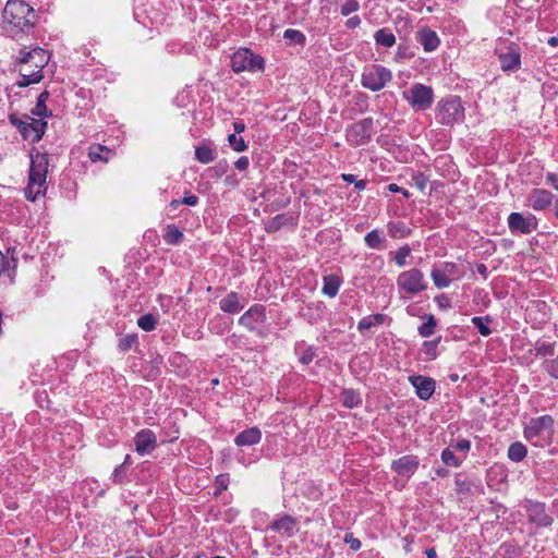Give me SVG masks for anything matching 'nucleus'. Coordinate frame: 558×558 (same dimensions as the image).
<instances>
[{"instance_id": "39", "label": "nucleus", "mask_w": 558, "mask_h": 558, "mask_svg": "<svg viewBox=\"0 0 558 558\" xmlns=\"http://www.w3.org/2000/svg\"><path fill=\"white\" fill-rule=\"evenodd\" d=\"M471 322L477 328L478 332L482 336L487 337L492 333V329L488 327V324L490 323L489 316H486V317L475 316L472 318Z\"/></svg>"}, {"instance_id": "19", "label": "nucleus", "mask_w": 558, "mask_h": 558, "mask_svg": "<svg viewBox=\"0 0 558 558\" xmlns=\"http://www.w3.org/2000/svg\"><path fill=\"white\" fill-rule=\"evenodd\" d=\"M554 195L544 189H534L530 194V205L536 211H542L551 206Z\"/></svg>"}, {"instance_id": "16", "label": "nucleus", "mask_w": 558, "mask_h": 558, "mask_svg": "<svg viewBox=\"0 0 558 558\" xmlns=\"http://www.w3.org/2000/svg\"><path fill=\"white\" fill-rule=\"evenodd\" d=\"M418 464L420 461L416 456L408 454L393 460L391 463V470H393L398 475L409 478L416 472Z\"/></svg>"}, {"instance_id": "38", "label": "nucleus", "mask_w": 558, "mask_h": 558, "mask_svg": "<svg viewBox=\"0 0 558 558\" xmlns=\"http://www.w3.org/2000/svg\"><path fill=\"white\" fill-rule=\"evenodd\" d=\"M440 457L441 461L448 466L459 468L462 464V459L457 457L450 447L444 449Z\"/></svg>"}, {"instance_id": "26", "label": "nucleus", "mask_w": 558, "mask_h": 558, "mask_svg": "<svg viewBox=\"0 0 558 558\" xmlns=\"http://www.w3.org/2000/svg\"><path fill=\"white\" fill-rule=\"evenodd\" d=\"M374 40L377 46L390 48L396 44V36L390 29L384 27L375 32Z\"/></svg>"}, {"instance_id": "46", "label": "nucleus", "mask_w": 558, "mask_h": 558, "mask_svg": "<svg viewBox=\"0 0 558 558\" xmlns=\"http://www.w3.org/2000/svg\"><path fill=\"white\" fill-rule=\"evenodd\" d=\"M341 179L344 181V182H348V183H353L354 184V187L357 190V191H363L365 190L366 185H367V181L366 180H357L356 177L354 174H351V173H342L341 174Z\"/></svg>"}, {"instance_id": "15", "label": "nucleus", "mask_w": 558, "mask_h": 558, "mask_svg": "<svg viewBox=\"0 0 558 558\" xmlns=\"http://www.w3.org/2000/svg\"><path fill=\"white\" fill-rule=\"evenodd\" d=\"M135 450L138 454L150 453L157 447V437L151 429H142L134 437Z\"/></svg>"}, {"instance_id": "55", "label": "nucleus", "mask_w": 558, "mask_h": 558, "mask_svg": "<svg viewBox=\"0 0 558 558\" xmlns=\"http://www.w3.org/2000/svg\"><path fill=\"white\" fill-rule=\"evenodd\" d=\"M453 447L456 450L466 453L471 449V441L469 439L462 438L459 439Z\"/></svg>"}, {"instance_id": "54", "label": "nucleus", "mask_w": 558, "mask_h": 558, "mask_svg": "<svg viewBox=\"0 0 558 558\" xmlns=\"http://www.w3.org/2000/svg\"><path fill=\"white\" fill-rule=\"evenodd\" d=\"M344 543L350 546V548L354 551L359 550L362 546V543L359 538L354 537L352 533H347L344 535Z\"/></svg>"}, {"instance_id": "17", "label": "nucleus", "mask_w": 558, "mask_h": 558, "mask_svg": "<svg viewBox=\"0 0 558 558\" xmlns=\"http://www.w3.org/2000/svg\"><path fill=\"white\" fill-rule=\"evenodd\" d=\"M265 307L263 305L255 304L239 318V324L250 330H255L257 325L265 320Z\"/></svg>"}, {"instance_id": "52", "label": "nucleus", "mask_w": 558, "mask_h": 558, "mask_svg": "<svg viewBox=\"0 0 558 558\" xmlns=\"http://www.w3.org/2000/svg\"><path fill=\"white\" fill-rule=\"evenodd\" d=\"M137 340V337L135 335H126L119 341V348L122 351H128L131 349L132 344L135 343Z\"/></svg>"}, {"instance_id": "53", "label": "nucleus", "mask_w": 558, "mask_h": 558, "mask_svg": "<svg viewBox=\"0 0 558 558\" xmlns=\"http://www.w3.org/2000/svg\"><path fill=\"white\" fill-rule=\"evenodd\" d=\"M124 477H125L124 464H120L113 470V472L111 474V480L116 484H121L123 482Z\"/></svg>"}, {"instance_id": "45", "label": "nucleus", "mask_w": 558, "mask_h": 558, "mask_svg": "<svg viewBox=\"0 0 558 558\" xmlns=\"http://www.w3.org/2000/svg\"><path fill=\"white\" fill-rule=\"evenodd\" d=\"M536 356H551L554 355V347L547 342H536L534 347Z\"/></svg>"}, {"instance_id": "62", "label": "nucleus", "mask_w": 558, "mask_h": 558, "mask_svg": "<svg viewBox=\"0 0 558 558\" xmlns=\"http://www.w3.org/2000/svg\"><path fill=\"white\" fill-rule=\"evenodd\" d=\"M409 56L407 54L405 50L402 49L401 47L398 48V51L396 53V60H402V59H405L408 58Z\"/></svg>"}, {"instance_id": "60", "label": "nucleus", "mask_w": 558, "mask_h": 558, "mask_svg": "<svg viewBox=\"0 0 558 558\" xmlns=\"http://www.w3.org/2000/svg\"><path fill=\"white\" fill-rule=\"evenodd\" d=\"M360 24H361V19L357 15L349 17L345 22V26L350 29L357 27Z\"/></svg>"}, {"instance_id": "49", "label": "nucleus", "mask_w": 558, "mask_h": 558, "mask_svg": "<svg viewBox=\"0 0 558 558\" xmlns=\"http://www.w3.org/2000/svg\"><path fill=\"white\" fill-rule=\"evenodd\" d=\"M316 355V349L312 345L306 347L300 354V362L304 365L310 364Z\"/></svg>"}, {"instance_id": "47", "label": "nucleus", "mask_w": 558, "mask_h": 558, "mask_svg": "<svg viewBox=\"0 0 558 558\" xmlns=\"http://www.w3.org/2000/svg\"><path fill=\"white\" fill-rule=\"evenodd\" d=\"M228 142H229L230 146L235 151H239V153L245 150L247 147L244 138L241 136H238L236 134H230L228 137Z\"/></svg>"}, {"instance_id": "12", "label": "nucleus", "mask_w": 558, "mask_h": 558, "mask_svg": "<svg viewBox=\"0 0 558 558\" xmlns=\"http://www.w3.org/2000/svg\"><path fill=\"white\" fill-rule=\"evenodd\" d=\"M508 227L511 233L530 234L537 229V219L531 214L511 213L508 216Z\"/></svg>"}, {"instance_id": "10", "label": "nucleus", "mask_w": 558, "mask_h": 558, "mask_svg": "<svg viewBox=\"0 0 558 558\" xmlns=\"http://www.w3.org/2000/svg\"><path fill=\"white\" fill-rule=\"evenodd\" d=\"M403 98L416 111L429 109L434 102V90L430 86L421 83L413 84L403 93Z\"/></svg>"}, {"instance_id": "29", "label": "nucleus", "mask_w": 558, "mask_h": 558, "mask_svg": "<svg viewBox=\"0 0 558 558\" xmlns=\"http://www.w3.org/2000/svg\"><path fill=\"white\" fill-rule=\"evenodd\" d=\"M48 98H49V93L47 90H44L38 95L36 106L32 110L33 116H37L40 118H47L52 114L51 111H48L47 106H46V101L48 100Z\"/></svg>"}, {"instance_id": "4", "label": "nucleus", "mask_w": 558, "mask_h": 558, "mask_svg": "<svg viewBox=\"0 0 558 558\" xmlns=\"http://www.w3.org/2000/svg\"><path fill=\"white\" fill-rule=\"evenodd\" d=\"M9 120L12 125L17 128L23 138L29 140L32 143L39 142L47 128V122L43 119H35L31 116L19 118L16 114H11Z\"/></svg>"}, {"instance_id": "34", "label": "nucleus", "mask_w": 558, "mask_h": 558, "mask_svg": "<svg viewBox=\"0 0 558 558\" xmlns=\"http://www.w3.org/2000/svg\"><path fill=\"white\" fill-rule=\"evenodd\" d=\"M441 337L430 341H424L422 344V353L425 355V361H434L437 359V348Z\"/></svg>"}, {"instance_id": "2", "label": "nucleus", "mask_w": 558, "mask_h": 558, "mask_svg": "<svg viewBox=\"0 0 558 558\" xmlns=\"http://www.w3.org/2000/svg\"><path fill=\"white\" fill-rule=\"evenodd\" d=\"M4 31L12 38L27 33L35 25V10L23 0H9L2 12Z\"/></svg>"}, {"instance_id": "9", "label": "nucleus", "mask_w": 558, "mask_h": 558, "mask_svg": "<svg viewBox=\"0 0 558 558\" xmlns=\"http://www.w3.org/2000/svg\"><path fill=\"white\" fill-rule=\"evenodd\" d=\"M464 109L456 96L441 99L437 105V118L444 125H453L462 120Z\"/></svg>"}, {"instance_id": "28", "label": "nucleus", "mask_w": 558, "mask_h": 558, "mask_svg": "<svg viewBox=\"0 0 558 558\" xmlns=\"http://www.w3.org/2000/svg\"><path fill=\"white\" fill-rule=\"evenodd\" d=\"M341 284V280L337 276L324 277L323 293L329 298H335Z\"/></svg>"}, {"instance_id": "64", "label": "nucleus", "mask_w": 558, "mask_h": 558, "mask_svg": "<svg viewBox=\"0 0 558 558\" xmlns=\"http://www.w3.org/2000/svg\"><path fill=\"white\" fill-rule=\"evenodd\" d=\"M425 554L427 558H437V553L434 547L427 548Z\"/></svg>"}, {"instance_id": "61", "label": "nucleus", "mask_w": 558, "mask_h": 558, "mask_svg": "<svg viewBox=\"0 0 558 558\" xmlns=\"http://www.w3.org/2000/svg\"><path fill=\"white\" fill-rule=\"evenodd\" d=\"M233 129L235 133H242L245 130V124L243 122L235 121L233 123Z\"/></svg>"}, {"instance_id": "7", "label": "nucleus", "mask_w": 558, "mask_h": 558, "mask_svg": "<svg viewBox=\"0 0 558 558\" xmlns=\"http://www.w3.org/2000/svg\"><path fill=\"white\" fill-rule=\"evenodd\" d=\"M231 69L235 73L241 72H262L265 64L264 59L253 53L248 48H240L232 56L230 61Z\"/></svg>"}, {"instance_id": "14", "label": "nucleus", "mask_w": 558, "mask_h": 558, "mask_svg": "<svg viewBox=\"0 0 558 558\" xmlns=\"http://www.w3.org/2000/svg\"><path fill=\"white\" fill-rule=\"evenodd\" d=\"M409 381L415 388V392L421 400L426 401L432 398L436 388V383L432 377L413 375L409 377Z\"/></svg>"}, {"instance_id": "42", "label": "nucleus", "mask_w": 558, "mask_h": 558, "mask_svg": "<svg viewBox=\"0 0 558 558\" xmlns=\"http://www.w3.org/2000/svg\"><path fill=\"white\" fill-rule=\"evenodd\" d=\"M435 328L436 319L433 315H429L427 320L418 327V333L424 338H428L435 332Z\"/></svg>"}, {"instance_id": "5", "label": "nucleus", "mask_w": 558, "mask_h": 558, "mask_svg": "<svg viewBox=\"0 0 558 558\" xmlns=\"http://www.w3.org/2000/svg\"><path fill=\"white\" fill-rule=\"evenodd\" d=\"M554 418L542 415L532 418L524 428V437L535 446H542L553 434Z\"/></svg>"}, {"instance_id": "20", "label": "nucleus", "mask_w": 558, "mask_h": 558, "mask_svg": "<svg viewBox=\"0 0 558 558\" xmlns=\"http://www.w3.org/2000/svg\"><path fill=\"white\" fill-rule=\"evenodd\" d=\"M296 519L289 515V514H284L282 517H280L279 519H276L274 520L270 525H269V529L274 532H277V533H280V534H283V535H287V536H292L296 533Z\"/></svg>"}, {"instance_id": "8", "label": "nucleus", "mask_w": 558, "mask_h": 558, "mask_svg": "<svg viewBox=\"0 0 558 558\" xmlns=\"http://www.w3.org/2000/svg\"><path fill=\"white\" fill-rule=\"evenodd\" d=\"M391 80L392 73L389 69L383 65L373 64L364 69L361 77V84L364 88L372 92H379L384 89Z\"/></svg>"}, {"instance_id": "63", "label": "nucleus", "mask_w": 558, "mask_h": 558, "mask_svg": "<svg viewBox=\"0 0 558 558\" xmlns=\"http://www.w3.org/2000/svg\"><path fill=\"white\" fill-rule=\"evenodd\" d=\"M438 477H447L449 475V471L445 468H439L435 471Z\"/></svg>"}, {"instance_id": "30", "label": "nucleus", "mask_w": 558, "mask_h": 558, "mask_svg": "<svg viewBox=\"0 0 558 558\" xmlns=\"http://www.w3.org/2000/svg\"><path fill=\"white\" fill-rule=\"evenodd\" d=\"M385 320V315L384 314H374V315H368V316H365L363 317L359 324H357V329L363 332L365 330H368L371 329L372 327H375V326H378V325H381Z\"/></svg>"}, {"instance_id": "51", "label": "nucleus", "mask_w": 558, "mask_h": 558, "mask_svg": "<svg viewBox=\"0 0 558 558\" xmlns=\"http://www.w3.org/2000/svg\"><path fill=\"white\" fill-rule=\"evenodd\" d=\"M413 184L414 186L420 190V191H424L426 189V185H427V182H428V177L425 175L423 172H420L415 175H413Z\"/></svg>"}, {"instance_id": "21", "label": "nucleus", "mask_w": 558, "mask_h": 558, "mask_svg": "<svg viewBox=\"0 0 558 558\" xmlns=\"http://www.w3.org/2000/svg\"><path fill=\"white\" fill-rule=\"evenodd\" d=\"M416 40L426 52L435 51L440 44L437 33L428 27H423L417 32Z\"/></svg>"}, {"instance_id": "18", "label": "nucleus", "mask_w": 558, "mask_h": 558, "mask_svg": "<svg viewBox=\"0 0 558 558\" xmlns=\"http://www.w3.org/2000/svg\"><path fill=\"white\" fill-rule=\"evenodd\" d=\"M526 512L529 520L538 526H549L553 523V518L547 514L544 504L529 501Z\"/></svg>"}, {"instance_id": "33", "label": "nucleus", "mask_w": 558, "mask_h": 558, "mask_svg": "<svg viewBox=\"0 0 558 558\" xmlns=\"http://www.w3.org/2000/svg\"><path fill=\"white\" fill-rule=\"evenodd\" d=\"M183 232L175 225H168L163 234V240L168 244H179L183 240Z\"/></svg>"}, {"instance_id": "24", "label": "nucleus", "mask_w": 558, "mask_h": 558, "mask_svg": "<svg viewBox=\"0 0 558 558\" xmlns=\"http://www.w3.org/2000/svg\"><path fill=\"white\" fill-rule=\"evenodd\" d=\"M262 432L258 427H250L238 434L234 438V442L239 447L253 446L260 441Z\"/></svg>"}, {"instance_id": "48", "label": "nucleus", "mask_w": 558, "mask_h": 558, "mask_svg": "<svg viewBox=\"0 0 558 558\" xmlns=\"http://www.w3.org/2000/svg\"><path fill=\"white\" fill-rule=\"evenodd\" d=\"M360 3L357 0H347L340 9V13L343 16H349L351 13L359 11Z\"/></svg>"}, {"instance_id": "23", "label": "nucleus", "mask_w": 558, "mask_h": 558, "mask_svg": "<svg viewBox=\"0 0 558 558\" xmlns=\"http://www.w3.org/2000/svg\"><path fill=\"white\" fill-rule=\"evenodd\" d=\"M220 310L228 314H236L244 308L242 298L234 291L229 292L219 302Z\"/></svg>"}, {"instance_id": "13", "label": "nucleus", "mask_w": 558, "mask_h": 558, "mask_svg": "<svg viewBox=\"0 0 558 558\" xmlns=\"http://www.w3.org/2000/svg\"><path fill=\"white\" fill-rule=\"evenodd\" d=\"M457 274L458 266L454 263L446 262L438 267H434L430 271V277L438 289H444L450 286L452 278Z\"/></svg>"}, {"instance_id": "41", "label": "nucleus", "mask_w": 558, "mask_h": 558, "mask_svg": "<svg viewBox=\"0 0 558 558\" xmlns=\"http://www.w3.org/2000/svg\"><path fill=\"white\" fill-rule=\"evenodd\" d=\"M287 222H288L287 216L283 214H279V215L275 216L274 218H271L266 223V231L267 232H276V231L280 230L283 226H286Z\"/></svg>"}, {"instance_id": "31", "label": "nucleus", "mask_w": 558, "mask_h": 558, "mask_svg": "<svg viewBox=\"0 0 558 558\" xmlns=\"http://www.w3.org/2000/svg\"><path fill=\"white\" fill-rule=\"evenodd\" d=\"M527 454V449L522 442H513L508 448V458L513 462L522 461Z\"/></svg>"}, {"instance_id": "44", "label": "nucleus", "mask_w": 558, "mask_h": 558, "mask_svg": "<svg viewBox=\"0 0 558 558\" xmlns=\"http://www.w3.org/2000/svg\"><path fill=\"white\" fill-rule=\"evenodd\" d=\"M137 325L144 331H151L156 328V319L151 314H146L137 319Z\"/></svg>"}, {"instance_id": "35", "label": "nucleus", "mask_w": 558, "mask_h": 558, "mask_svg": "<svg viewBox=\"0 0 558 558\" xmlns=\"http://www.w3.org/2000/svg\"><path fill=\"white\" fill-rule=\"evenodd\" d=\"M15 268L16 259L12 258L11 260H8L3 253L0 251V276L2 274H7V276L12 281L15 275Z\"/></svg>"}, {"instance_id": "50", "label": "nucleus", "mask_w": 558, "mask_h": 558, "mask_svg": "<svg viewBox=\"0 0 558 558\" xmlns=\"http://www.w3.org/2000/svg\"><path fill=\"white\" fill-rule=\"evenodd\" d=\"M544 369L554 378H558V357L546 360L543 363Z\"/></svg>"}, {"instance_id": "6", "label": "nucleus", "mask_w": 558, "mask_h": 558, "mask_svg": "<svg viewBox=\"0 0 558 558\" xmlns=\"http://www.w3.org/2000/svg\"><path fill=\"white\" fill-rule=\"evenodd\" d=\"M396 282L398 291L410 296L417 295L427 289V281L423 271L418 268H411L400 272Z\"/></svg>"}, {"instance_id": "36", "label": "nucleus", "mask_w": 558, "mask_h": 558, "mask_svg": "<svg viewBox=\"0 0 558 558\" xmlns=\"http://www.w3.org/2000/svg\"><path fill=\"white\" fill-rule=\"evenodd\" d=\"M110 153L109 148L98 145L89 149L88 156L93 162L108 161V155H110Z\"/></svg>"}, {"instance_id": "1", "label": "nucleus", "mask_w": 558, "mask_h": 558, "mask_svg": "<svg viewBox=\"0 0 558 558\" xmlns=\"http://www.w3.org/2000/svg\"><path fill=\"white\" fill-rule=\"evenodd\" d=\"M48 62L49 54L45 49L40 47H34L29 50L26 47L22 48L15 60V65L19 66L21 76L16 85L19 87H27L39 83L44 77L43 70Z\"/></svg>"}, {"instance_id": "59", "label": "nucleus", "mask_w": 558, "mask_h": 558, "mask_svg": "<svg viewBox=\"0 0 558 558\" xmlns=\"http://www.w3.org/2000/svg\"><path fill=\"white\" fill-rule=\"evenodd\" d=\"M546 182L558 191V175L556 173L548 172L546 174Z\"/></svg>"}, {"instance_id": "11", "label": "nucleus", "mask_w": 558, "mask_h": 558, "mask_svg": "<svg viewBox=\"0 0 558 558\" xmlns=\"http://www.w3.org/2000/svg\"><path fill=\"white\" fill-rule=\"evenodd\" d=\"M374 121L372 118H364L352 124L347 130V141L352 146H362L369 142L373 133Z\"/></svg>"}, {"instance_id": "56", "label": "nucleus", "mask_w": 558, "mask_h": 558, "mask_svg": "<svg viewBox=\"0 0 558 558\" xmlns=\"http://www.w3.org/2000/svg\"><path fill=\"white\" fill-rule=\"evenodd\" d=\"M388 191L391 192V193H401L405 198L410 197L409 191L403 189V187H400L396 183H390L388 185Z\"/></svg>"}, {"instance_id": "25", "label": "nucleus", "mask_w": 558, "mask_h": 558, "mask_svg": "<svg viewBox=\"0 0 558 558\" xmlns=\"http://www.w3.org/2000/svg\"><path fill=\"white\" fill-rule=\"evenodd\" d=\"M388 234L392 239H404L411 234V229L402 221H390L387 225Z\"/></svg>"}, {"instance_id": "58", "label": "nucleus", "mask_w": 558, "mask_h": 558, "mask_svg": "<svg viewBox=\"0 0 558 558\" xmlns=\"http://www.w3.org/2000/svg\"><path fill=\"white\" fill-rule=\"evenodd\" d=\"M248 158L243 156L235 161L234 167L240 171H244L248 168Z\"/></svg>"}, {"instance_id": "3", "label": "nucleus", "mask_w": 558, "mask_h": 558, "mask_svg": "<svg viewBox=\"0 0 558 558\" xmlns=\"http://www.w3.org/2000/svg\"><path fill=\"white\" fill-rule=\"evenodd\" d=\"M29 158L31 165L24 195L27 201L35 202L39 196H44L47 191L49 157L47 153L31 151Z\"/></svg>"}, {"instance_id": "57", "label": "nucleus", "mask_w": 558, "mask_h": 558, "mask_svg": "<svg viewBox=\"0 0 558 558\" xmlns=\"http://www.w3.org/2000/svg\"><path fill=\"white\" fill-rule=\"evenodd\" d=\"M182 204L187 206H196L198 204V197L194 194H186L182 199Z\"/></svg>"}, {"instance_id": "27", "label": "nucleus", "mask_w": 558, "mask_h": 558, "mask_svg": "<svg viewBox=\"0 0 558 558\" xmlns=\"http://www.w3.org/2000/svg\"><path fill=\"white\" fill-rule=\"evenodd\" d=\"M385 240L383 232L378 229L372 230L364 236L366 246L373 250H383Z\"/></svg>"}, {"instance_id": "37", "label": "nucleus", "mask_w": 558, "mask_h": 558, "mask_svg": "<svg viewBox=\"0 0 558 558\" xmlns=\"http://www.w3.org/2000/svg\"><path fill=\"white\" fill-rule=\"evenodd\" d=\"M195 158L202 163H209L214 160V151L207 145L197 146L195 149Z\"/></svg>"}, {"instance_id": "32", "label": "nucleus", "mask_w": 558, "mask_h": 558, "mask_svg": "<svg viewBox=\"0 0 558 558\" xmlns=\"http://www.w3.org/2000/svg\"><path fill=\"white\" fill-rule=\"evenodd\" d=\"M340 398L343 405L349 409L355 408L362 402L360 393L353 389H344Z\"/></svg>"}, {"instance_id": "40", "label": "nucleus", "mask_w": 558, "mask_h": 558, "mask_svg": "<svg viewBox=\"0 0 558 558\" xmlns=\"http://www.w3.org/2000/svg\"><path fill=\"white\" fill-rule=\"evenodd\" d=\"M411 247L408 244H404L398 248L395 254L393 260L397 266L404 267L408 264V257L411 255Z\"/></svg>"}, {"instance_id": "43", "label": "nucleus", "mask_w": 558, "mask_h": 558, "mask_svg": "<svg viewBox=\"0 0 558 558\" xmlns=\"http://www.w3.org/2000/svg\"><path fill=\"white\" fill-rule=\"evenodd\" d=\"M283 38L298 45H304L305 43V35L302 32L293 28L286 29L283 33Z\"/></svg>"}, {"instance_id": "22", "label": "nucleus", "mask_w": 558, "mask_h": 558, "mask_svg": "<svg viewBox=\"0 0 558 558\" xmlns=\"http://www.w3.org/2000/svg\"><path fill=\"white\" fill-rule=\"evenodd\" d=\"M499 63L504 72H514L520 69L521 56L517 49H509L505 53H499Z\"/></svg>"}]
</instances>
